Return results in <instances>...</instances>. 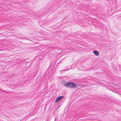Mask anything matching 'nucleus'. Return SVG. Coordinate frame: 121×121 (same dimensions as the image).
Wrapping results in <instances>:
<instances>
[{
	"label": "nucleus",
	"instance_id": "f03ea898",
	"mask_svg": "<svg viewBox=\"0 0 121 121\" xmlns=\"http://www.w3.org/2000/svg\"><path fill=\"white\" fill-rule=\"evenodd\" d=\"M64 97V96H60L56 98L55 100V103H56L57 102L59 101Z\"/></svg>",
	"mask_w": 121,
	"mask_h": 121
},
{
	"label": "nucleus",
	"instance_id": "39448f33",
	"mask_svg": "<svg viewBox=\"0 0 121 121\" xmlns=\"http://www.w3.org/2000/svg\"><path fill=\"white\" fill-rule=\"evenodd\" d=\"M1 91H3V92H4V91H3L2 90H1Z\"/></svg>",
	"mask_w": 121,
	"mask_h": 121
},
{
	"label": "nucleus",
	"instance_id": "20e7f679",
	"mask_svg": "<svg viewBox=\"0 0 121 121\" xmlns=\"http://www.w3.org/2000/svg\"><path fill=\"white\" fill-rule=\"evenodd\" d=\"M67 70H63V71H67Z\"/></svg>",
	"mask_w": 121,
	"mask_h": 121
},
{
	"label": "nucleus",
	"instance_id": "0eeeda50",
	"mask_svg": "<svg viewBox=\"0 0 121 121\" xmlns=\"http://www.w3.org/2000/svg\"><path fill=\"white\" fill-rule=\"evenodd\" d=\"M0 90H1V89H0Z\"/></svg>",
	"mask_w": 121,
	"mask_h": 121
},
{
	"label": "nucleus",
	"instance_id": "7ed1b4c3",
	"mask_svg": "<svg viewBox=\"0 0 121 121\" xmlns=\"http://www.w3.org/2000/svg\"><path fill=\"white\" fill-rule=\"evenodd\" d=\"M93 53L96 56H98L99 55V52L97 51L94 50L93 51Z\"/></svg>",
	"mask_w": 121,
	"mask_h": 121
},
{
	"label": "nucleus",
	"instance_id": "f257e3e1",
	"mask_svg": "<svg viewBox=\"0 0 121 121\" xmlns=\"http://www.w3.org/2000/svg\"><path fill=\"white\" fill-rule=\"evenodd\" d=\"M77 85L76 84L71 82L66 83L64 85V86L66 87L74 89L76 88Z\"/></svg>",
	"mask_w": 121,
	"mask_h": 121
},
{
	"label": "nucleus",
	"instance_id": "423d86ee",
	"mask_svg": "<svg viewBox=\"0 0 121 121\" xmlns=\"http://www.w3.org/2000/svg\"><path fill=\"white\" fill-rule=\"evenodd\" d=\"M119 11H121V10H119Z\"/></svg>",
	"mask_w": 121,
	"mask_h": 121
}]
</instances>
